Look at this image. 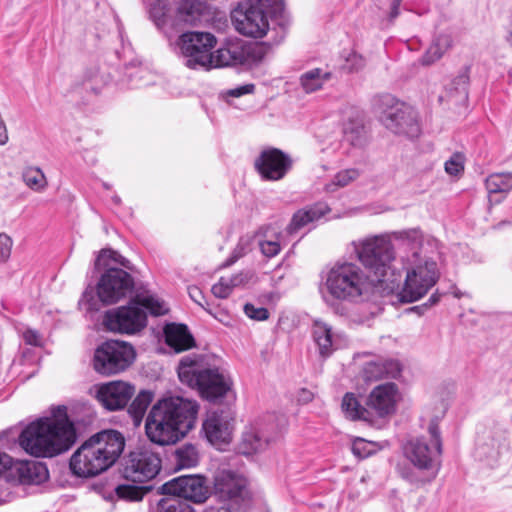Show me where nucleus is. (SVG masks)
Masks as SVG:
<instances>
[{
    "mask_svg": "<svg viewBox=\"0 0 512 512\" xmlns=\"http://www.w3.org/2000/svg\"><path fill=\"white\" fill-rule=\"evenodd\" d=\"M199 404L182 396H169L154 403L145 420L148 439L160 446L175 444L195 427Z\"/></svg>",
    "mask_w": 512,
    "mask_h": 512,
    "instance_id": "nucleus-1",
    "label": "nucleus"
},
{
    "mask_svg": "<svg viewBox=\"0 0 512 512\" xmlns=\"http://www.w3.org/2000/svg\"><path fill=\"white\" fill-rule=\"evenodd\" d=\"M392 235L408 249L401 257L406 277L397 298L402 303H412L426 295L437 283L440 270L436 260L424 252L423 234L419 229L396 231Z\"/></svg>",
    "mask_w": 512,
    "mask_h": 512,
    "instance_id": "nucleus-2",
    "label": "nucleus"
},
{
    "mask_svg": "<svg viewBox=\"0 0 512 512\" xmlns=\"http://www.w3.org/2000/svg\"><path fill=\"white\" fill-rule=\"evenodd\" d=\"M76 431L65 406L53 411L52 417L40 418L27 425L19 435V445L35 457H53L75 443Z\"/></svg>",
    "mask_w": 512,
    "mask_h": 512,
    "instance_id": "nucleus-3",
    "label": "nucleus"
},
{
    "mask_svg": "<svg viewBox=\"0 0 512 512\" xmlns=\"http://www.w3.org/2000/svg\"><path fill=\"white\" fill-rule=\"evenodd\" d=\"M125 447L123 435L116 430H103L86 440L71 456L70 469L78 477L99 475L111 467Z\"/></svg>",
    "mask_w": 512,
    "mask_h": 512,
    "instance_id": "nucleus-4",
    "label": "nucleus"
},
{
    "mask_svg": "<svg viewBox=\"0 0 512 512\" xmlns=\"http://www.w3.org/2000/svg\"><path fill=\"white\" fill-rule=\"evenodd\" d=\"M429 439L424 436L411 439L404 448L406 458L413 468L401 470V476L410 484L420 487L436 478L440 470L442 439L436 421L428 426Z\"/></svg>",
    "mask_w": 512,
    "mask_h": 512,
    "instance_id": "nucleus-5",
    "label": "nucleus"
},
{
    "mask_svg": "<svg viewBox=\"0 0 512 512\" xmlns=\"http://www.w3.org/2000/svg\"><path fill=\"white\" fill-rule=\"evenodd\" d=\"M177 372L183 384L196 389L199 395L209 402H218L232 387L228 375L219 368L205 366L202 356L199 355L184 356L179 362Z\"/></svg>",
    "mask_w": 512,
    "mask_h": 512,
    "instance_id": "nucleus-6",
    "label": "nucleus"
},
{
    "mask_svg": "<svg viewBox=\"0 0 512 512\" xmlns=\"http://www.w3.org/2000/svg\"><path fill=\"white\" fill-rule=\"evenodd\" d=\"M376 286L366 271L353 262L336 263L328 270L324 282L332 299L353 304L368 298Z\"/></svg>",
    "mask_w": 512,
    "mask_h": 512,
    "instance_id": "nucleus-7",
    "label": "nucleus"
},
{
    "mask_svg": "<svg viewBox=\"0 0 512 512\" xmlns=\"http://www.w3.org/2000/svg\"><path fill=\"white\" fill-rule=\"evenodd\" d=\"M148 310L154 316L167 312L164 303L152 296H136L128 305L108 310L103 323L112 332L135 334L147 325Z\"/></svg>",
    "mask_w": 512,
    "mask_h": 512,
    "instance_id": "nucleus-8",
    "label": "nucleus"
},
{
    "mask_svg": "<svg viewBox=\"0 0 512 512\" xmlns=\"http://www.w3.org/2000/svg\"><path fill=\"white\" fill-rule=\"evenodd\" d=\"M134 289L133 277L120 267H109L101 275L96 295L87 288L79 300V306L87 312L98 311L102 305H111L126 298Z\"/></svg>",
    "mask_w": 512,
    "mask_h": 512,
    "instance_id": "nucleus-9",
    "label": "nucleus"
},
{
    "mask_svg": "<svg viewBox=\"0 0 512 512\" xmlns=\"http://www.w3.org/2000/svg\"><path fill=\"white\" fill-rule=\"evenodd\" d=\"M355 252L374 284L384 282L391 263L395 259L390 237L377 235L360 240L355 243Z\"/></svg>",
    "mask_w": 512,
    "mask_h": 512,
    "instance_id": "nucleus-10",
    "label": "nucleus"
},
{
    "mask_svg": "<svg viewBox=\"0 0 512 512\" xmlns=\"http://www.w3.org/2000/svg\"><path fill=\"white\" fill-rule=\"evenodd\" d=\"M379 119L386 129L396 135L408 138L420 135L421 129L414 108L389 94L379 100Z\"/></svg>",
    "mask_w": 512,
    "mask_h": 512,
    "instance_id": "nucleus-11",
    "label": "nucleus"
},
{
    "mask_svg": "<svg viewBox=\"0 0 512 512\" xmlns=\"http://www.w3.org/2000/svg\"><path fill=\"white\" fill-rule=\"evenodd\" d=\"M216 43V37L209 32H186L177 41L184 65L194 70L212 68Z\"/></svg>",
    "mask_w": 512,
    "mask_h": 512,
    "instance_id": "nucleus-12",
    "label": "nucleus"
},
{
    "mask_svg": "<svg viewBox=\"0 0 512 512\" xmlns=\"http://www.w3.org/2000/svg\"><path fill=\"white\" fill-rule=\"evenodd\" d=\"M136 356L133 346L124 341L108 340L94 352L93 367L99 374L110 376L126 370Z\"/></svg>",
    "mask_w": 512,
    "mask_h": 512,
    "instance_id": "nucleus-13",
    "label": "nucleus"
},
{
    "mask_svg": "<svg viewBox=\"0 0 512 512\" xmlns=\"http://www.w3.org/2000/svg\"><path fill=\"white\" fill-rule=\"evenodd\" d=\"M161 469L159 455L151 449L138 448L128 455L123 464V477L134 483H145L154 479Z\"/></svg>",
    "mask_w": 512,
    "mask_h": 512,
    "instance_id": "nucleus-14",
    "label": "nucleus"
},
{
    "mask_svg": "<svg viewBox=\"0 0 512 512\" xmlns=\"http://www.w3.org/2000/svg\"><path fill=\"white\" fill-rule=\"evenodd\" d=\"M158 494L203 503L209 496V487L207 479L202 475H182L161 485Z\"/></svg>",
    "mask_w": 512,
    "mask_h": 512,
    "instance_id": "nucleus-15",
    "label": "nucleus"
},
{
    "mask_svg": "<svg viewBox=\"0 0 512 512\" xmlns=\"http://www.w3.org/2000/svg\"><path fill=\"white\" fill-rule=\"evenodd\" d=\"M270 14L258 8L238 5L231 12V21L235 30L246 37L262 38L269 30Z\"/></svg>",
    "mask_w": 512,
    "mask_h": 512,
    "instance_id": "nucleus-16",
    "label": "nucleus"
},
{
    "mask_svg": "<svg viewBox=\"0 0 512 512\" xmlns=\"http://www.w3.org/2000/svg\"><path fill=\"white\" fill-rule=\"evenodd\" d=\"M136 392L129 382L115 380L94 386V397L108 411L124 409Z\"/></svg>",
    "mask_w": 512,
    "mask_h": 512,
    "instance_id": "nucleus-17",
    "label": "nucleus"
},
{
    "mask_svg": "<svg viewBox=\"0 0 512 512\" xmlns=\"http://www.w3.org/2000/svg\"><path fill=\"white\" fill-rule=\"evenodd\" d=\"M234 427V417L230 409L209 411L202 430L206 439L213 445L228 444Z\"/></svg>",
    "mask_w": 512,
    "mask_h": 512,
    "instance_id": "nucleus-18",
    "label": "nucleus"
},
{
    "mask_svg": "<svg viewBox=\"0 0 512 512\" xmlns=\"http://www.w3.org/2000/svg\"><path fill=\"white\" fill-rule=\"evenodd\" d=\"M255 169L262 179L278 181L285 177L292 167L291 158L277 148L263 150L255 159Z\"/></svg>",
    "mask_w": 512,
    "mask_h": 512,
    "instance_id": "nucleus-19",
    "label": "nucleus"
},
{
    "mask_svg": "<svg viewBox=\"0 0 512 512\" xmlns=\"http://www.w3.org/2000/svg\"><path fill=\"white\" fill-rule=\"evenodd\" d=\"M254 47L242 40L228 41L213 53L212 68L250 65L255 62Z\"/></svg>",
    "mask_w": 512,
    "mask_h": 512,
    "instance_id": "nucleus-20",
    "label": "nucleus"
},
{
    "mask_svg": "<svg viewBox=\"0 0 512 512\" xmlns=\"http://www.w3.org/2000/svg\"><path fill=\"white\" fill-rule=\"evenodd\" d=\"M247 481L241 475L223 470L214 479V494L221 501L238 500L243 497Z\"/></svg>",
    "mask_w": 512,
    "mask_h": 512,
    "instance_id": "nucleus-21",
    "label": "nucleus"
},
{
    "mask_svg": "<svg viewBox=\"0 0 512 512\" xmlns=\"http://www.w3.org/2000/svg\"><path fill=\"white\" fill-rule=\"evenodd\" d=\"M398 388L395 383L380 384L370 392L366 405L374 410L380 417L389 415L395 411Z\"/></svg>",
    "mask_w": 512,
    "mask_h": 512,
    "instance_id": "nucleus-22",
    "label": "nucleus"
},
{
    "mask_svg": "<svg viewBox=\"0 0 512 512\" xmlns=\"http://www.w3.org/2000/svg\"><path fill=\"white\" fill-rule=\"evenodd\" d=\"M273 440L272 433L261 424L256 423L245 428L238 444V450L243 455H253L266 450Z\"/></svg>",
    "mask_w": 512,
    "mask_h": 512,
    "instance_id": "nucleus-23",
    "label": "nucleus"
},
{
    "mask_svg": "<svg viewBox=\"0 0 512 512\" xmlns=\"http://www.w3.org/2000/svg\"><path fill=\"white\" fill-rule=\"evenodd\" d=\"M400 372L401 366L398 361L378 357L364 364L362 377L366 382H370L383 378H396Z\"/></svg>",
    "mask_w": 512,
    "mask_h": 512,
    "instance_id": "nucleus-24",
    "label": "nucleus"
},
{
    "mask_svg": "<svg viewBox=\"0 0 512 512\" xmlns=\"http://www.w3.org/2000/svg\"><path fill=\"white\" fill-rule=\"evenodd\" d=\"M166 344L179 353L195 346V340L184 324L170 323L164 328Z\"/></svg>",
    "mask_w": 512,
    "mask_h": 512,
    "instance_id": "nucleus-25",
    "label": "nucleus"
},
{
    "mask_svg": "<svg viewBox=\"0 0 512 512\" xmlns=\"http://www.w3.org/2000/svg\"><path fill=\"white\" fill-rule=\"evenodd\" d=\"M329 210V207L325 203H316L312 206L298 210L293 215L291 222L287 227V232L289 234L296 233L309 223L319 220L327 214Z\"/></svg>",
    "mask_w": 512,
    "mask_h": 512,
    "instance_id": "nucleus-26",
    "label": "nucleus"
},
{
    "mask_svg": "<svg viewBox=\"0 0 512 512\" xmlns=\"http://www.w3.org/2000/svg\"><path fill=\"white\" fill-rule=\"evenodd\" d=\"M313 340L322 358L329 357L335 350V334L326 322L315 320L312 325Z\"/></svg>",
    "mask_w": 512,
    "mask_h": 512,
    "instance_id": "nucleus-27",
    "label": "nucleus"
},
{
    "mask_svg": "<svg viewBox=\"0 0 512 512\" xmlns=\"http://www.w3.org/2000/svg\"><path fill=\"white\" fill-rule=\"evenodd\" d=\"M17 474L22 484H41L49 478V472L44 463L25 461L18 465Z\"/></svg>",
    "mask_w": 512,
    "mask_h": 512,
    "instance_id": "nucleus-28",
    "label": "nucleus"
},
{
    "mask_svg": "<svg viewBox=\"0 0 512 512\" xmlns=\"http://www.w3.org/2000/svg\"><path fill=\"white\" fill-rule=\"evenodd\" d=\"M343 137L351 146L362 148L369 141L368 130L360 118H350L343 126Z\"/></svg>",
    "mask_w": 512,
    "mask_h": 512,
    "instance_id": "nucleus-29",
    "label": "nucleus"
},
{
    "mask_svg": "<svg viewBox=\"0 0 512 512\" xmlns=\"http://www.w3.org/2000/svg\"><path fill=\"white\" fill-rule=\"evenodd\" d=\"M469 76L461 73L456 76L446 90V97L454 104H465L468 100Z\"/></svg>",
    "mask_w": 512,
    "mask_h": 512,
    "instance_id": "nucleus-30",
    "label": "nucleus"
},
{
    "mask_svg": "<svg viewBox=\"0 0 512 512\" xmlns=\"http://www.w3.org/2000/svg\"><path fill=\"white\" fill-rule=\"evenodd\" d=\"M153 393L150 391L142 390L134 398L128 407V414L132 418L134 426L138 427L144 418L147 408L153 400Z\"/></svg>",
    "mask_w": 512,
    "mask_h": 512,
    "instance_id": "nucleus-31",
    "label": "nucleus"
},
{
    "mask_svg": "<svg viewBox=\"0 0 512 512\" xmlns=\"http://www.w3.org/2000/svg\"><path fill=\"white\" fill-rule=\"evenodd\" d=\"M113 264L122 267L121 269H132L131 262L117 251L107 248L102 249L95 260V268L97 270L102 268L107 270L109 267H114Z\"/></svg>",
    "mask_w": 512,
    "mask_h": 512,
    "instance_id": "nucleus-32",
    "label": "nucleus"
},
{
    "mask_svg": "<svg viewBox=\"0 0 512 512\" xmlns=\"http://www.w3.org/2000/svg\"><path fill=\"white\" fill-rule=\"evenodd\" d=\"M331 73L315 68L300 76V85L305 93H313L322 88L324 82L330 79Z\"/></svg>",
    "mask_w": 512,
    "mask_h": 512,
    "instance_id": "nucleus-33",
    "label": "nucleus"
},
{
    "mask_svg": "<svg viewBox=\"0 0 512 512\" xmlns=\"http://www.w3.org/2000/svg\"><path fill=\"white\" fill-rule=\"evenodd\" d=\"M174 462L178 469L195 467L199 462L197 448L190 443H185L174 452Z\"/></svg>",
    "mask_w": 512,
    "mask_h": 512,
    "instance_id": "nucleus-34",
    "label": "nucleus"
},
{
    "mask_svg": "<svg viewBox=\"0 0 512 512\" xmlns=\"http://www.w3.org/2000/svg\"><path fill=\"white\" fill-rule=\"evenodd\" d=\"M486 189L490 196L507 194L512 189V173H494L486 178Z\"/></svg>",
    "mask_w": 512,
    "mask_h": 512,
    "instance_id": "nucleus-35",
    "label": "nucleus"
},
{
    "mask_svg": "<svg viewBox=\"0 0 512 512\" xmlns=\"http://www.w3.org/2000/svg\"><path fill=\"white\" fill-rule=\"evenodd\" d=\"M342 409L352 420H368L370 413L367 408L362 407L354 394L346 393L342 400Z\"/></svg>",
    "mask_w": 512,
    "mask_h": 512,
    "instance_id": "nucleus-36",
    "label": "nucleus"
},
{
    "mask_svg": "<svg viewBox=\"0 0 512 512\" xmlns=\"http://www.w3.org/2000/svg\"><path fill=\"white\" fill-rule=\"evenodd\" d=\"M170 11L169 0H155L148 9L149 18L153 21L158 29H163L168 21V13Z\"/></svg>",
    "mask_w": 512,
    "mask_h": 512,
    "instance_id": "nucleus-37",
    "label": "nucleus"
},
{
    "mask_svg": "<svg viewBox=\"0 0 512 512\" xmlns=\"http://www.w3.org/2000/svg\"><path fill=\"white\" fill-rule=\"evenodd\" d=\"M244 282L243 274L234 275L229 278L221 277L220 280L211 288L213 295L217 298H227L234 287L241 285Z\"/></svg>",
    "mask_w": 512,
    "mask_h": 512,
    "instance_id": "nucleus-38",
    "label": "nucleus"
},
{
    "mask_svg": "<svg viewBox=\"0 0 512 512\" xmlns=\"http://www.w3.org/2000/svg\"><path fill=\"white\" fill-rule=\"evenodd\" d=\"M360 177V171L355 168H349L339 171L333 179L325 185L327 192H334L338 188H343L356 181Z\"/></svg>",
    "mask_w": 512,
    "mask_h": 512,
    "instance_id": "nucleus-39",
    "label": "nucleus"
},
{
    "mask_svg": "<svg viewBox=\"0 0 512 512\" xmlns=\"http://www.w3.org/2000/svg\"><path fill=\"white\" fill-rule=\"evenodd\" d=\"M152 489V486H139V485H130V484H122L118 485L115 489L117 496L120 499L128 500V501H139L143 498V496Z\"/></svg>",
    "mask_w": 512,
    "mask_h": 512,
    "instance_id": "nucleus-40",
    "label": "nucleus"
},
{
    "mask_svg": "<svg viewBox=\"0 0 512 512\" xmlns=\"http://www.w3.org/2000/svg\"><path fill=\"white\" fill-rule=\"evenodd\" d=\"M22 177L25 184L33 190H41L47 184L44 173L38 167H27Z\"/></svg>",
    "mask_w": 512,
    "mask_h": 512,
    "instance_id": "nucleus-41",
    "label": "nucleus"
},
{
    "mask_svg": "<svg viewBox=\"0 0 512 512\" xmlns=\"http://www.w3.org/2000/svg\"><path fill=\"white\" fill-rule=\"evenodd\" d=\"M246 5H249L270 15H277L283 10L282 0H247Z\"/></svg>",
    "mask_w": 512,
    "mask_h": 512,
    "instance_id": "nucleus-42",
    "label": "nucleus"
},
{
    "mask_svg": "<svg viewBox=\"0 0 512 512\" xmlns=\"http://www.w3.org/2000/svg\"><path fill=\"white\" fill-rule=\"evenodd\" d=\"M464 170V158L460 153H454L446 162H445V171L449 175L457 176L462 173Z\"/></svg>",
    "mask_w": 512,
    "mask_h": 512,
    "instance_id": "nucleus-43",
    "label": "nucleus"
},
{
    "mask_svg": "<svg viewBox=\"0 0 512 512\" xmlns=\"http://www.w3.org/2000/svg\"><path fill=\"white\" fill-rule=\"evenodd\" d=\"M184 500L177 496L162 498L158 501V512H177Z\"/></svg>",
    "mask_w": 512,
    "mask_h": 512,
    "instance_id": "nucleus-44",
    "label": "nucleus"
},
{
    "mask_svg": "<svg viewBox=\"0 0 512 512\" xmlns=\"http://www.w3.org/2000/svg\"><path fill=\"white\" fill-rule=\"evenodd\" d=\"M259 247L262 254L267 258L275 257L281 251L278 237L275 240H259Z\"/></svg>",
    "mask_w": 512,
    "mask_h": 512,
    "instance_id": "nucleus-45",
    "label": "nucleus"
},
{
    "mask_svg": "<svg viewBox=\"0 0 512 512\" xmlns=\"http://www.w3.org/2000/svg\"><path fill=\"white\" fill-rule=\"evenodd\" d=\"M13 247L12 238L6 233H0V262L5 263L11 256Z\"/></svg>",
    "mask_w": 512,
    "mask_h": 512,
    "instance_id": "nucleus-46",
    "label": "nucleus"
},
{
    "mask_svg": "<svg viewBox=\"0 0 512 512\" xmlns=\"http://www.w3.org/2000/svg\"><path fill=\"white\" fill-rule=\"evenodd\" d=\"M245 314L254 320L263 321L268 319L269 312L264 307H255L253 304L247 303L244 306Z\"/></svg>",
    "mask_w": 512,
    "mask_h": 512,
    "instance_id": "nucleus-47",
    "label": "nucleus"
},
{
    "mask_svg": "<svg viewBox=\"0 0 512 512\" xmlns=\"http://www.w3.org/2000/svg\"><path fill=\"white\" fill-rule=\"evenodd\" d=\"M444 53L433 43L429 46L425 54L422 56L421 62L423 65H431L438 61Z\"/></svg>",
    "mask_w": 512,
    "mask_h": 512,
    "instance_id": "nucleus-48",
    "label": "nucleus"
},
{
    "mask_svg": "<svg viewBox=\"0 0 512 512\" xmlns=\"http://www.w3.org/2000/svg\"><path fill=\"white\" fill-rule=\"evenodd\" d=\"M441 296L442 295L438 291H436L430 296V298L428 299V301L426 303H424L422 305L413 306L409 309V311L416 312L419 315H421L425 311H427V309L436 305L440 301Z\"/></svg>",
    "mask_w": 512,
    "mask_h": 512,
    "instance_id": "nucleus-49",
    "label": "nucleus"
},
{
    "mask_svg": "<svg viewBox=\"0 0 512 512\" xmlns=\"http://www.w3.org/2000/svg\"><path fill=\"white\" fill-rule=\"evenodd\" d=\"M432 43L445 54L452 47L453 40L451 35L441 33L433 39Z\"/></svg>",
    "mask_w": 512,
    "mask_h": 512,
    "instance_id": "nucleus-50",
    "label": "nucleus"
},
{
    "mask_svg": "<svg viewBox=\"0 0 512 512\" xmlns=\"http://www.w3.org/2000/svg\"><path fill=\"white\" fill-rule=\"evenodd\" d=\"M368 443L361 438L356 439L352 445L354 455L359 458H366L371 454V450L367 449Z\"/></svg>",
    "mask_w": 512,
    "mask_h": 512,
    "instance_id": "nucleus-51",
    "label": "nucleus"
},
{
    "mask_svg": "<svg viewBox=\"0 0 512 512\" xmlns=\"http://www.w3.org/2000/svg\"><path fill=\"white\" fill-rule=\"evenodd\" d=\"M364 66V59L362 56L352 53L349 55V57L346 59V68L350 71H358Z\"/></svg>",
    "mask_w": 512,
    "mask_h": 512,
    "instance_id": "nucleus-52",
    "label": "nucleus"
},
{
    "mask_svg": "<svg viewBox=\"0 0 512 512\" xmlns=\"http://www.w3.org/2000/svg\"><path fill=\"white\" fill-rule=\"evenodd\" d=\"M255 89L254 84H245L233 89H229L225 92V96L227 97H240L245 94L253 93Z\"/></svg>",
    "mask_w": 512,
    "mask_h": 512,
    "instance_id": "nucleus-53",
    "label": "nucleus"
},
{
    "mask_svg": "<svg viewBox=\"0 0 512 512\" xmlns=\"http://www.w3.org/2000/svg\"><path fill=\"white\" fill-rule=\"evenodd\" d=\"M23 339L26 344L32 345V346H39L41 343V338L39 333L36 330L27 329L23 333Z\"/></svg>",
    "mask_w": 512,
    "mask_h": 512,
    "instance_id": "nucleus-54",
    "label": "nucleus"
},
{
    "mask_svg": "<svg viewBox=\"0 0 512 512\" xmlns=\"http://www.w3.org/2000/svg\"><path fill=\"white\" fill-rule=\"evenodd\" d=\"M189 296L195 303H197L199 306L205 308L207 301H206L205 296L203 295L202 291L198 287H195V286L190 287L189 288Z\"/></svg>",
    "mask_w": 512,
    "mask_h": 512,
    "instance_id": "nucleus-55",
    "label": "nucleus"
},
{
    "mask_svg": "<svg viewBox=\"0 0 512 512\" xmlns=\"http://www.w3.org/2000/svg\"><path fill=\"white\" fill-rule=\"evenodd\" d=\"M403 0H393L391 3L390 13H389V20L393 21L397 16L399 15V9L400 5Z\"/></svg>",
    "mask_w": 512,
    "mask_h": 512,
    "instance_id": "nucleus-56",
    "label": "nucleus"
},
{
    "mask_svg": "<svg viewBox=\"0 0 512 512\" xmlns=\"http://www.w3.org/2000/svg\"><path fill=\"white\" fill-rule=\"evenodd\" d=\"M242 255H243V253H242V249H241V248H239V247H237V248L234 250V252H233L232 256H231V257H229V258L225 261L224 266H230V265L234 264V263H235V262H236V261H237V260L242 256Z\"/></svg>",
    "mask_w": 512,
    "mask_h": 512,
    "instance_id": "nucleus-57",
    "label": "nucleus"
},
{
    "mask_svg": "<svg viewBox=\"0 0 512 512\" xmlns=\"http://www.w3.org/2000/svg\"><path fill=\"white\" fill-rule=\"evenodd\" d=\"M10 464H11V458L5 453H0V473L2 472V470L9 467Z\"/></svg>",
    "mask_w": 512,
    "mask_h": 512,
    "instance_id": "nucleus-58",
    "label": "nucleus"
},
{
    "mask_svg": "<svg viewBox=\"0 0 512 512\" xmlns=\"http://www.w3.org/2000/svg\"><path fill=\"white\" fill-rule=\"evenodd\" d=\"M205 512H231V510L225 506H221V507H209L206 509Z\"/></svg>",
    "mask_w": 512,
    "mask_h": 512,
    "instance_id": "nucleus-59",
    "label": "nucleus"
},
{
    "mask_svg": "<svg viewBox=\"0 0 512 512\" xmlns=\"http://www.w3.org/2000/svg\"><path fill=\"white\" fill-rule=\"evenodd\" d=\"M300 397L301 400L308 402L312 400V393L308 390L303 389Z\"/></svg>",
    "mask_w": 512,
    "mask_h": 512,
    "instance_id": "nucleus-60",
    "label": "nucleus"
},
{
    "mask_svg": "<svg viewBox=\"0 0 512 512\" xmlns=\"http://www.w3.org/2000/svg\"><path fill=\"white\" fill-rule=\"evenodd\" d=\"M177 512H195V511L189 504H187L185 501H183L182 505L180 506V508L178 509Z\"/></svg>",
    "mask_w": 512,
    "mask_h": 512,
    "instance_id": "nucleus-61",
    "label": "nucleus"
},
{
    "mask_svg": "<svg viewBox=\"0 0 512 512\" xmlns=\"http://www.w3.org/2000/svg\"><path fill=\"white\" fill-rule=\"evenodd\" d=\"M113 201H114L115 204H120L121 199L118 196H114L113 197Z\"/></svg>",
    "mask_w": 512,
    "mask_h": 512,
    "instance_id": "nucleus-62",
    "label": "nucleus"
},
{
    "mask_svg": "<svg viewBox=\"0 0 512 512\" xmlns=\"http://www.w3.org/2000/svg\"><path fill=\"white\" fill-rule=\"evenodd\" d=\"M454 296H455L456 298H460V297L462 296V294H461V292H460V291H455V292H454Z\"/></svg>",
    "mask_w": 512,
    "mask_h": 512,
    "instance_id": "nucleus-63",
    "label": "nucleus"
},
{
    "mask_svg": "<svg viewBox=\"0 0 512 512\" xmlns=\"http://www.w3.org/2000/svg\"><path fill=\"white\" fill-rule=\"evenodd\" d=\"M510 39H511V42H512V31H511V34H510Z\"/></svg>",
    "mask_w": 512,
    "mask_h": 512,
    "instance_id": "nucleus-64",
    "label": "nucleus"
}]
</instances>
